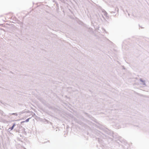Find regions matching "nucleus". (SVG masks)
<instances>
[{
	"instance_id": "nucleus-1",
	"label": "nucleus",
	"mask_w": 149,
	"mask_h": 149,
	"mask_svg": "<svg viewBox=\"0 0 149 149\" xmlns=\"http://www.w3.org/2000/svg\"><path fill=\"white\" fill-rule=\"evenodd\" d=\"M30 118H29L27 119L25 121H22V122H21V123H24V122H28L29 121V119H30Z\"/></svg>"
},
{
	"instance_id": "nucleus-2",
	"label": "nucleus",
	"mask_w": 149,
	"mask_h": 149,
	"mask_svg": "<svg viewBox=\"0 0 149 149\" xmlns=\"http://www.w3.org/2000/svg\"><path fill=\"white\" fill-rule=\"evenodd\" d=\"M15 124H14L12 127L10 128V130H12L14 128V127H15Z\"/></svg>"
},
{
	"instance_id": "nucleus-3",
	"label": "nucleus",
	"mask_w": 149,
	"mask_h": 149,
	"mask_svg": "<svg viewBox=\"0 0 149 149\" xmlns=\"http://www.w3.org/2000/svg\"><path fill=\"white\" fill-rule=\"evenodd\" d=\"M12 115H16V116H17V113H13L12 114Z\"/></svg>"
}]
</instances>
